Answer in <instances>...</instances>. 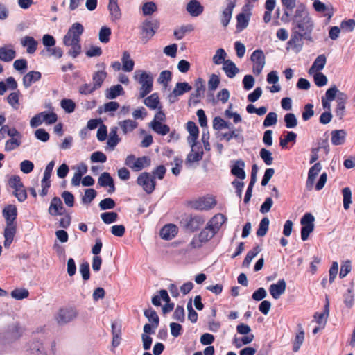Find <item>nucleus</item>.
<instances>
[{
	"mask_svg": "<svg viewBox=\"0 0 355 355\" xmlns=\"http://www.w3.org/2000/svg\"><path fill=\"white\" fill-rule=\"evenodd\" d=\"M83 32V26L79 22H76L71 25L63 37L64 45L69 48L67 54L73 58L78 57L82 52L80 36Z\"/></svg>",
	"mask_w": 355,
	"mask_h": 355,
	"instance_id": "1",
	"label": "nucleus"
},
{
	"mask_svg": "<svg viewBox=\"0 0 355 355\" xmlns=\"http://www.w3.org/2000/svg\"><path fill=\"white\" fill-rule=\"evenodd\" d=\"M293 21L299 29L298 31L309 35L313 28V22L309 16L305 6L300 3L297 6L293 17Z\"/></svg>",
	"mask_w": 355,
	"mask_h": 355,
	"instance_id": "2",
	"label": "nucleus"
},
{
	"mask_svg": "<svg viewBox=\"0 0 355 355\" xmlns=\"http://www.w3.org/2000/svg\"><path fill=\"white\" fill-rule=\"evenodd\" d=\"M133 78L141 85L139 89L140 98H144L153 90V77L148 72L144 70H136L134 73Z\"/></svg>",
	"mask_w": 355,
	"mask_h": 355,
	"instance_id": "3",
	"label": "nucleus"
},
{
	"mask_svg": "<svg viewBox=\"0 0 355 355\" xmlns=\"http://www.w3.org/2000/svg\"><path fill=\"white\" fill-rule=\"evenodd\" d=\"M23 334V329L19 323L13 322L6 329L0 332V343L9 344L19 340Z\"/></svg>",
	"mask_w": 355,
	"mask_h": 355,
	"instance_id": "4",
	"label": "nucleus"
},
{
	"mask_svg": "<svg viewBox=\"0 0 355 355\" xmlns=\"http://www.w3.org/2000/svg\"><path fill=\"white\" fill-rule=\"evenodd\" d=\"M205 222V218L200 215H184L180 220V225L187 231L193 232L198 230Z\"/></svg>",
	"mask_w": 355,
	"mask_h": 355,
	"instance_id": "5",
	"label": "nucleus"
},
{
	"mask_svg": "<svg viewBox=\"0 0 355 355\" xmlns=\"http://www.w3.org/2000/svg\"><path fill=\"white\" fill-rule=\"evenodd\" d=\"M159 26V23L157 19L145 20L140 26L142 42H148L154 36Z\"/></svg>",
	"mask_w": 355,
	"mask_h": 355,
	"instance_id": "6",
	"label": "nucleus"
},
{
	"mask_svg": "<svg viewBox=\"0 0 355 355\" xmlns=\"http://www.w3.org/2000/svg\"><path fill=\"white\" fill-rule=\"evenodd\" d=\"M78 315V311L73 307L62 308L55 315V320L59 325H64L73 321Z\"/></svg>",
	"mask_w": 355,
	"mask_h": 355,
	"instance_id": "7",
	"label": "nucleus"
},
{
	"mask_svg": "<svg viewBox=\"0 0 355 355\" xmlns=\"http://www.w3.org/2000/svg\"><path fill=\"white\" fill-rule=\"evenodd\" d=\"M124 164L132 171H139L150 165V159L147 156L137 158L133 155H129L126 157Z\"/></svg>",
	"mask_w": 355,
	"mask_h": 355,
	"instance_id": "8",
	"label": "nucleus"
},
{
	"mask_svg": "<svg viewBox=\"0 0 355 355\" xmlns=\"http://www.w3.org/2000/svg\"><path fill=\"white\" fill-rule=\"evenodd\" d=\"M216 233L208 226L206 227L196 236H195L189 243L191 248H200L203 244L211 239Z\"/></svg>",
	"mask_w": 355,
	"mask_h": 355,
	"instance_id": "9",
	"label": "nucleus"
},
{
	"mask_svg": "<svg viewBox=\"0 0 355 355\" xmlns=\"http://www.w3.org/2000/svg\"><path fill=\"white\" fill-rule=\"evenodd\" d=\"M137 184L142 187L147 193H151L155 188L156 182L153 177L149 173H141L137 180Z\"/></svg>",
	"mask_w": 355,
	"mask_h": 355,
	"instance_id": "10",
	"label": "nucleus"
},
{
	"mask_svg": "<svg viewBox=\"0 0 355 355\" xmlns=\"http://www.w3.org/2000/svg\"><path fill=\"white\" fill-rule=\"evenodd\" d=\"M191 148V152L187 155L185 164L188 167H192L193 164L202 159L203 150L200 145L196 143L189 144Z\"/></svg>",
	"mask_w": 355,
	"mask_h": 355,
	"instance_id": "11",
	"label": "nucleus"
},
{
	"mask_svg": "<svg viewBox=\"0 0 355 355\" xmlns=\"http://www.w3.org/2000/svg\"><path fill=\"white\" fill-rule=\"evenodd\" d=\"M251 61L253 63L252 71L256 75H259L265 66V55L263 52L257 49L255 50L251 55Z\"/></svg>",
	"mask_w": 355,
	"mask_h": 355,
	"instance_id": "12",
	"label": "nucleus"
},
{
	"mask_svg": "<svg viewBox=\"0 0 355 355\" xmlns=\"http://www.w3.org/2000/svg\"><path fill=\"white\" fill-rule=\"evenodd\" d=\"M306 35L293 29L291 39L288 42V45L296 50V51H300L303 46L302 38Z\"/></svg>",
	"mask_w": 355,
	"mask_h": 355,
	"instance_id": "13",
	"label": "nucleus"
},
{
	"mask_svg": "<svg viewBox=\"0 0 355 355\" xmlns=\"http://www.w3.org/2000/svg\"><path fill=\"white\" fill-rule=\"evenodd\" d=\"M28 349L33 355H48L43 343L38 338H33L28 343Z\"/></svg>",
	"mask_w": 355,
	"mask_h": 355,
	"instance_id": "14",
	"label": "nucleus"
},
{
	"mask_svg": "<svg viewBox=\"0 0 355 355\" xmlns=\"http://www.w3.org/2000/svg\"><path fill=\"white\" fill-rule=\"evenodd\" d=\"M64 211L62 202L58 197L52 198L50 206L48 209L49 214L52 216L62 215Z\"/></svg>",
	"mask_w": 355,
	"mask_h": 355,
	"instance_id": "15",
	"label": "nucleus"
},
{
	"mask_svg": "<svg viewBox=\"0 0 355 355\" xmlns=\"http://www.w3.org/2000/svg\"><path fill=\"white\" fill-rule=\"evenodd\" d=\"M2 214L5 218L6 225H16L17 209L15 205H9L6 206L3 209Z\"/></svg>",
	"mask_w": 355,
	"mask_h": 355,
	"instance_id": "16",
	"label": "nucleus"
},
{
	"mask_svg": "<svg viewBox=\"0 0 355 355\" xmlns=\"http://www.w3.org/2000/svg\"><path fill=\"white\" fill-rule=\"evenodd\" d=\"M286 284L284 279H279L276 284H272L269 287V292L272 297L277 300L284 293Z\"/></svg>",
	"mask_w": 355,
	"mask_h": 355,
	"instance_id": "17",
	"label": "nucleus"
},
{
	"mask_svg": "<svg viewBox=\"0 0 355 355\" xmlns=\"http://www.w3.org/2000/svg\"><path fill=\"white\" fill-rule=\"evenodd\" d=\"M17 232V225H6L3 232V246L8 249L12 243Z\"/></svg>",
	"mask_w": 355,
	"mask_h": 355,
	"instance_id": "18",
	"label": "nucleus"
},
{
	"mask_svg": "<svg viewBox=\"0 0 355 355\" xmlns=\"http://www.w3.org/2000/svg\"><path fill=\"white\" fill-rule=\"evenodd\" d=\"M227 7L222 11L220 15V22L224 27H226L232 19L233 9L236 3L234 0H227Z\"/></svg>",
	"mask_w": 355,
	"mask_h": 355,
	"instance_id": "19",
	"label": "nucleus"
},
{
	"mask_svg": "<svg viewBox=\"0 0 355 355\" xmlns=\"http://www.w3.org/2000/svg\"><path fill=\"white\" fill-rule=\"evenodd\" d=\"M216 205L215 199L212 197L202 198L193 203V207L199 210H209Z\"/></svg>",
	"mask_w": 355,
	"mask_h": 355,
	"instance_id": "20",
	"label": "nucleus"
},
{
	"mask_svg": "<svg viewBox=\"0 0 355 355\" xmlns=\"http://www.w3.org/2000/svg\"><path fill=\"white\" fill-rule=\"evenodd\" d=\"M16 56V51L11 44L5 45L0 47V60L9 62Z\"/></svg>",
	"mask_w": 355,
	"mask_h": 355,
	"instance_id": "21",
	"label": "nucleus"
},
{
	"mask_svg": "<svg viewBox=\"0 0 355 355\" xmlns=\"http://www.w3.org/2000/svg\"><path fill=\"white\" fill-rule=\"evenodd\" d=\"M313 6L316 12L322 14L324 17H327L328 19H330L334 15L331 6H327L319 0L315 1L313 3Z\"/></svg>",
	"mask_w": 355,
	"mask_h": 355,
	"instance_id": "22",
	"label": "nucleus"
},
{
	"mask_svg": "<svg viewBox=\"0 0 355 355\" xmlns=\"http://www.w3.org/2000/svg\"><path fill=\"white\" fill-rule=\"evenodd\" d=\"M178 229L175 225L167 224L160 231V236L164 240H171L178 234Z\"/></svg>",
	"mask_w": 355,
	"mask_h": 355,
	"instance_id": "23",
	"label": "nucleus"
},
{
	"mask_svg": "<svg viewBox=\"0 0 355 355\" xmlns=\"http://www.w3.org/2000/svg\"><path fill=\"white\" fill-rule=\"evenodd\" d=\"M226 221V218L223 214H218L213 216L207 223L208 228H210L216 234L219 230L223 224Z\"/></svg>",
	"mask_w": 355,
	"mask_h": 355,
	"instance_id": "24",
	"label": "nucleus"
},
{
	"mask_svg": "<svg viewBox=\"0 0 355 355\" xmlns=\"http://www.w3.org/2000/svg\"><path fill=\"white\" fill-rule=\"evenodd\" d=\"M98 184L103 187H109L108 193H112L115 191V187L112 178L110 173L104 172L98 180Z\"/></svg>",
	"mask_w": 355,
	"mask_h": 355,
	"instance_id": "25",
	"label": "nucleus"
},
{
	"mask_svg": "<svg viewBox=\"0 0 355 355\" xmlns=\"http://www.w3.org/2000/svg\"><path fill=\"white\" fill-rule=\"evenodd\" d=\"M20 43L22 46L26 48V52L29 54H33L36 51L38 45V42L31 36L22 37Z\"/></svg>",
	"mask_w": 355,
	"mask_h": 355,
	"instance_id": "26",
	"label": "nucleus"
},
{
	"mask_svg": "<svg viewBox=\"0 0 355 355\" xmlns=\"http://www.w3.org/2000/svg\"><path fill=\"white\" fill-rule=\"evenodd\" d=\"M322 169V166L320 163H315L313 166L310 168L308 173V178L306 180V187L309 189H311L314 184L315 179L316 176L318 175L319 172Z\"/></svg>",
	"mask_w": 355,
	"mask_h": 355,
	"instance_id": "27",
	"label": "nucleus"
},
{
	"mask_svg": "<svg viewBox=\"0 0 355 355\" xmlns=\"http://www.w3.org/2000/svg\"><path fill=\"white\" fill-rule=\"evenodd\" d=\"M327 62V58L324 54L318 55L314 60L312 66L309 69V74H313L314 73L320 72Z\"/></svg>",
	"mask_w": 355,
	"mask_h": 355,
	"instance_id": "28",
	"label": "nucleus"
},
{
	"mask_svg": "<svg viewBox=\"0 0 355 355\" xmlns=\"http://www.w3.org/2000/svg\"><path fill=\"white\" fill-rule=\"evenodd\" d=\"M331 141L334 146H340L345 143L347 132L345 130H334L331 132Z\"/></svg>",
	"mask_w": 355,
	"mask_h": 355,
	"instance_id": "29",
	"label": "nucleus"
},
{
	"mask_svg": "<svg viewBox=\"0 0 355 355\" xmlns=\"http://www.w3.org/2000/svg\"><path fill=\"white\" fill-rule=\"evenodd\" d=\"M107 8L112 21L121 19V12L118 4V0H109Z\"/></svg>",
	"mask_w": 355,
	"mask_h": 355,
	"instance_id": "30",
	"label": "nucleus"
},
{
	"mask_svg": "<svg viewBox=\"0 0 355 355\" xmlns=\"http://www.w3.org/2000/svg\"><path fill=\"white\" fill-rule=\"evenodd\" d=\"M99 66L103 69V70H100L95 72L92 77L93 85L96 89L101 87L103 81L107 77V73L104 71V69L105 68V64L104 63H101Z\"/></svg>",
	"mask_w": 355,
	"mask_h": 355,
	"instance_id": "31",
	"label": "nucleus"
},
{
	"mask_svg": "<svg viewBox=\"0 0 355 355\" xmlns=\"http://www.w3.org/2000/svg\"><path fill=\"white\" fill-rule=\"evenodd\" d=\"M118 127H112L110 128L107 145L111 150H114L117 144L120 142L121 139L117 134Z\"/></svg>",
	"mask_w": 355,
	"mask_h": 355,
	"instance_id": "32",
	"label": "nucleus"
},
{
	"mask_svg": "<svg viewBox=\"0 0 355 355\" xmlns=\"http://www.w3.org/2000/svg\"><path fill=\"white\" fill-rule=\"evenodd\" d=\"M187 11L193 17H197L203 12V6L197 0L190 1L187 6Z\"/></svg>",
	"mask_w": 355,
	"mask_h": 355,
	"instance_id": "33",
	"label": "nucleus"
},
{
	"mask_svg": "<svg viewBox=\"0 0 355 355\" xmlns=\"http://www.w3.org/2000/svg\"><path fill=\"white\" fill-rule=\"evenodd\" d=\"M119 128L121 129L124 135H127L132 132L138 126V123L134 120L126 119L121 121L118 123Z\"/></svg>",
	"mask_w": 355,
	"mask_h": 355,
	"instance_id": "34",
	"label": "nucleus"
},
{
	"mask_svg": "<svg viewBox=\"0 0 355 355\" xmlns=\"http://www.w3.org/2000/svg\"><path fill=\"white\" fill-rule=\"evenodd\" d=\"M40 78V72L31 71L24 76L23 85L26 88H28L33 83H35L36 81H38Z\"/></svg>",
	"mask_w": 355,
	"mask_h": 355,
	"instance_id": "35",
	"label": "nucleus"
},
{
	"mask_svg": "<svg viewBox=\"0 0 355 355\" xmlns=\"http://www.w3.org/2000/svg\"><path fill=\"white\" fill-rule=\"evenodd\" d=\"M223 70L230 78H234L239 71L236 64L230 60H227L224 62Z\"/></svg>",
	"mask_w": 355,
	"mask_h": 355,
	"instance_id": "36",
	"label": "nucleus"
},
{
	"mask_svg": "<svg viewBox=\"0 0 355 355\" xmlns=\"http://www.w3.org/2000/svg\"><path fill=\"white\" fill-rule=\"evenodd\" d=\"M245 162L243 160H237L231 169V173L238 178L243 180L245 178L244 171Z\"/></svg>",
	"mask_w": 355,
	"mask_h": 355,
	"instance_id": "37",
	"label": "nucleus"
},
{
	"mask_svg": "<svg viewBox=\"0 0 355 355\" xmlns=\"http://www.w3.org/2000/svg\"><path fill=\"white\" fill-rule=\"evenodd\" d=\"M122 69L126 72H130L133 70L135 62L131 59L130 55L128 51H124L121 58Z\"/></svg>",
	"mask_w": 355,
	"mask_h": 355,
	"instance_id": "38",
	"label": "nucleus"
},
{
	"mask_svg": "<svg viewBox=\"0 0 355 355\" xmlns=\"http://www.w3.org/2000/svg\"><path fill=\"white\" fill-rule=\"evenodd\" d=\"M187 130L190 134V135L187 138V141L189 144L196 143V140L198 137L199 130L198 126L195 124V123L192 121H189L187 123Z\"/></svg>",
	"mask_w": 355,
	"mask_h": 355,
	"instance_id": "39",
	"label": "nucleus"
},
{
	"mask_svg": "<svg viewBox=\"0 0 355 355\" xmlns=\"http://www.w3.org/2000/svg\"><path fill=\"white\" fill-rule=\"evenodd\" d=\"M329 301H327V303L324 306V310L322 313H315L314 315V318L316 321V322L322 327H324L327 320L329 315Z\"/></svg>",
	"mask_w": 355,
	"mask_h": 355,
	"instance_id": "40",
	"label": "nucleus"
},
{
	"mask_svg": "<svg viewBox=\"0 0 355 355\" xmlns=\"http://www.w3.org/2000/svg\"><path fill=\"white\" fill-rule=\"evenodd\" d=\"M123 88L121 85H116L111 87L105 91V95L108 99H114L117 96L123 95Z\"/></svg>",
	"mask_w": 355,
	"mask_h": 355,
	"instance_id": "41",
	"label": "nucleus"
},
{
	"mask_svg": "<svg viewBox=\"0 0 355 355\" xmlns=\"http://www.w3.org/2000/svg\"><path fill=\"white\" fill-rule=\"evenodd\" d=\"M191 89V87L187 83H178L172 92L171 97L177 98Z\"/></svg>",
	"mask_w": 355,
	"mask_h": 355,
	"instance_id": "42",
	"label": "nucleus"
},
{
	"mask_svg": "<svg viewBox=\"0 0 355 355\" xmlns=\"http://www.w3.org/2000/svg\"><path fill=\"white\" fill-rule=\"evenodd\" d=\"M21 93L19 90H16L10 93L7 97L8 103L15 110L19 107V97Z\"/></svg>",
	"mask_w": 355,
	"mask_h": 355,
	"instance_id": "43",
	"label": "nucleus"
},
{
	"mask_svg": "<svg viewBox=\"0 0 355 355\" xmlns=\"http://www.w3.org/2000/svg\"><path fill=\"white\" fill-rule=\"evenodd\" d=\"M194 87L196 90L195 92L192 94V97L198 98L201 97L205 92V85L203 79L201 78H197L195 81Z\"/></svg>",
	"mask_w": 355,
	"mask_h": 355,
	"instance_id": "44",
	"label": "nucleus"
},
{
	"mask_svg": "<svg viewBox=\"0 0 355 355\" xmlns=\"http://www.w3.org/2000/svg\"><path fill=\"white\" fill-rule=\"evenodd\" d=\"M151 128L158 135H166L170 132V128L166 124L158 122H151Z\"/></svg>",
	"mask_w": 355,
	"mask_h": 355,
	"instance_id": "45",
	"label": "nucleus"
},
{
	"mask_svg": "<svg viewBox=\"0 0 355 355\" xmlns=\"http://www.w3.org/2000/svg\"><path fill=\"white\" fill-rule=\"evenodd\" d=\"M144 104L151 110L158 108L159 104V99L157 93H153L144 100Z\"/></svg>",
	"mask_w": 355,
	"mask_h": 355,
	"instance_id": "46",
	"label": "nucleus"
},
{
	"mask_svg": "<svg viewBox=\"0 0 355 355\" xmlns=\"http://www.w3.org/2000/svg\"><path fill=\"white\" fill-rule=\"evenodd\" d=\"M250 17L248 15H245L244 13H239L236 16V29L239 31H241L244 28H245L249 23Z\"/></svg>",
	"mask_w": 355,
	"mask_h": 355,
	"instance_id": "47",
	"label": "nucleus"
},
{
	"mask_svg": "<svg viewBox=\"0 0 355 355\" xmlns=\"http://www.w3.org/2000/svg\"><path fill=\"white\" fill-rule=\"evenodd\" d=\"M227 57V53L225 51L220 48L216 51L214 55L212 58L213 62L216 65H220L221 64H224L227 60H225Z\"/></svg>",
	"mask_w": 355,
	"mask_h": 355,
	"instance_id": "48",
	"label": "nucleus"
},
{
	"mask_svg": "<svg viewBox=\"0 0 355 355\" xmlns=\"http://www.w3.org/2000/svg\"><path fill=\"white\" fill-rule=\"evenodd\" d=\"M21 144V139L10 138L5 143L4 150L6 152L12 151L19 147Z\"/></svg>",
	"mask_w": 355,
	"mask_h": 355,
	"instance_id": "49",
	"label": "nucleus"
},
{
	"mask_svg": "<svg viewBox=\"0 0 355 355\" xmlns=\"http://www.w3.org/2000/svg\"><path fill=\"white\" fill-rule=\"evenodd\" d=\"M270 220L267 217L263 218L259 225L257 231V236L262 237L265 236L268 230Z\"/></svg>",
	"mask_w": 355,
	"mask_h": 355,
	"instance_id": "50",
	"label": "nucleus"
},
{
	"mask_svg": "<svg viewBox=\"0 0 355 355\" xmlns=\"http://www.w3.org/2000/svg\"><path fill=\"white\" fill-rule=\"evenodd\" d=\"M10 295L15 300H21L28 297L29 292L26 288H15L11 292Z\"/></svg>",
	"mask_w": 355,
	"mask_h": 355,
	"instance_id": "51",
	"label": "nucleus"
},
{
	"mask_svg": "<svg viewBox=\"0 0 355 355\" xmlns=\"http://www.w3.org/2000/svg\"><path fill=\"white\" fill-rule=\"evenodd\" d=\"M101 218L105 224H110L117 220L118 214L113 211L103 212L101 214Z\"/></svg>",
	"mask_w": 355,
	"mask_h": 355,
	"instance_id": "52",
	"label": "nucleus"
},
{
	"mask_svg": "<svg viewBox=\"0 0 355 355\" xmlns=\"http://www.w3.org/2000/svg\"><path fill=\"white\" fill-rule=\"evenodd\" d=\"M259 155L266 165L270 166L272 164L273 157L269 150L263 148H261L259 152Z\"/></svg>",
	"mask_w": 355,
	"mask_h": 355,
	"instance_id": "53",
	"label": "nucleus"
},
{
	"mask_svg": "<svg viewBox=\"0 0 355 355\" xmlns=\"http://www.w3.org/2000/svg\"><path fill=\"white\" fill-rule=\"evenodd\" d=\"M343 207L345 209L349 208V205L352 203V191L349 187H345L343 189Z\"/></svg>",
	"mask_w": 355,
	"mask_h": 355,
	"instance_id": "54",
	"label": "nucleus"
},
{
	"mask_svg": "<svg viewBox=\"0 0 355 355\" xmlns=\"http://www.w3.org/2000/svg\"><path fill=\"white\" fill-rule=\"evenodd\" d=\"M314 78L315 84L319 87H323L327 85L328 79L327 76L321 72H317L312 74Z\"/></svg>",
	"mask_w": 355,
	"mask_h": 355,
	"instance_id": "55",
	"label": "nucleus"
},
{
	"mask_svg": "<svg viewBox=\"0 0 355 355\" xmlns=\"http://www.w3.org/2000/svg\"><path fill=\"white\" fill-rule=\"evenodd\" d=\"M284 122L287 128H294L297 125V118L293 113H287L284 116Z\"/></svg>",
	"mask_w": 355,
	"mask_h": 355,
	"instance_id": "56",
	"label": "nucleus"
},
{
	"mask_svg": "<svg viewBox=\"0 0 355 355\" xmlns=\"http://www.w3.org/2000/svg\"><path fill=\"white\" fill-rule=\"evenodd\" d=\"M144 315L148 319L150 322L155 324L154 327L156 328L159 324V317L155 311L152 309H147L144 311Z\"/></svg>",
	"mask_w": 355,
	"mask_h": 355,
	"instance_id": "57",
	"label": "nucleus"
},
{
	"mask_svg": "<svg viewBox=\"0 0 355 355\" xmlns=\"http://www.w3.org/2000/svg\"><path fill=\"white\" fill-rule=\"evenodd\" d=\"M259 252V247L254 248L252 250L249 251L247 253L246 257L243 261V266L248 267L252 260L258 254Z\"/></svg>",
	"mask_w": 355,
	"mask_h": 355,
	"instance_id": "58",
	"label": "nucleus"
},
{
	"mask_svg": "<svg viewBox=\"0 0 355 355\" xmlns=\"http://www.w3.org/2000/svg\"><path fill=\"white\" fill-rule=\"evenodd\" d=\"M277 122V115L275 112H269L266 116L263 125L265 128L274 125Z\"/></svg>",
	"mask_w": 355,
	"mask_h": 355,
	"instance_id": "59",
	"label": "nucleus"
},
{
	"mask_svg": "<svg viewBox=\"0 0 355 355\" xmlns=\"http://www.w3.org/2000/svg\"><path fill=\"white\" fill-rule=\"evenodd\" d=\"M156 10L157 6L153 1L146 2L142 6V12L145 16L152 15Z\"/></svg>",
	"mask_w": 355,
	"mask_h": 355,
	"instance_id": "60",
	"label": "nucleus"
},
{
	"mask_svg": "<svg viewBox=\"0 0 355 355\" xmlns=\"http://www.w3.org/2000/svg\"><path fill=\"white\" fill-rule=\"evenodd\" d=\"M60 105L67 113H71L74 111L76 105L71 99H63L60 102Z\"/></svg>",
	"mask_w": 355,
	"mask_h": 355,
	"instance_id": "61",
	"label": "nucleus"
},
{
	"mask_svg": "<svg viewBox=\"0 0 355 355\" xmlns=\"http://www.w3.org/2000/svg\"><path fill=\"white\" fill-rule=\"evenodd\" d=\"M42 113H43V121L47 125L55 123L58 120L57 114L53 112H42Z\"/></svg>",
	"mask_w": 355,
	"mask_h": 355,
	"instance_id": "62",
	"label": "nucleus"
},
{
	"mask_svg": "<svg viewBox=\"0 0 355 355\" xmlns=\"http://www.w3.org/2000/svg\"><path fill=\"white\" fill-rule=\"evenodd\" d=\"M111 30L107 26H103L99 32V40L103 43H107L110 40Z\"/></svg>",
	"mask_w": 355,
	"mask_h": 355,
	"instance_id": "63",
	"label": "nucleus"
},
{
	"mask_svg": "<svg viewBox=\"0 0 355 355\" xmlns=\"http://www.w3.org/2000/svg\"><path fill=\"white\" fill-rule=\"evenodd\" d=\"M213 128L215 130H221L224 128H230L229 123L222 118L217 116L213 121Z\"/></svg>",
	"mask_w": 355,
	"mask_h": 355,
	"instance_id": "64",
	"label": "nucleus"
}]
</instances>
